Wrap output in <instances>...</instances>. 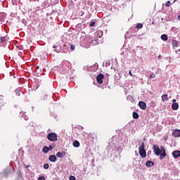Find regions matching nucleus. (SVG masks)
Returning <instances> with one entry per match:
<instances>
[{"label": "nucleus", "mask_w": 180, "mask_h": 180, "mask_svg": "<svg viewBox=\"0 0 180 180\" xmlns=\"http://www.w3.org/2000/svg\"><path fill=\"white\" fill-rule=\"evenodd\" d=\"M160 148L161 149H160V146H158V145H153V151L155 155H160V159L164 160L165 157H167V152H165L164 146H161Z\"/></svg>", "instance_id": "obj_1"}, {"label": "nucleus", "mask_w": 180, "mask_h": 180, "mask_svg": "<svg viewBox=\"0 0 180 180\" xmlns=\"http://www.w3.org/2000/svg\"><path fill=\"white\" fill-rule=\"evenodd\" d=\"M146 145H144V142H142L141 146L139 147V155H141L142 158L147 157V153L146 152V149H144Z\"/></svg>", "instance_id": "obj_2"}, {"label": "nucleus", "mask_w": 180, "mask_h": 180, "mask_svg": "<svg viewBox=\"0 0 180 180\" xmlns=\"http://www.w3.org/2000/svg\"><path fill=\"white\" fill-rule=\"evenodd\" d=\"M47 139L49 141H57V134L51 132L47 135Z\"/></svg>", "instance_id": "obj_3"}, {"label": "nucleus", "mask_w": 180, "mask_h": 180, "mask_svg": "<svg viewBox=\"0 0 180 180\" xmlns=\"http://www.w3.org/2000/svg\"><path fill=\"white\" fill-rule=\"evenodd\" d=\"M105 78V75L103 74H98L96 77V81L98 84H103V79Z\"/></svg>", "instance_id": "obj_4"}, {"label": "nucleus", "mask_w": 180, "mask_h": 180, "mask_svg": "<svg viewBox=\"0 0 180 180\" xmlns=\"http://www.w3.org/2000/svg\"><path fill=\"white\" fill-rule=\"evenodd\" d=\"M139 106L142 109V110H146L147 109V104L144 101H139Z\"/></svg>", "instance_id": "obj_5"}, {"label": "nucleus", "mask_w": 180, "mask_h": 180, "mask_svg": "<svg viewBox=\"0 0 180 180\" xmlns=\"http://www.w3.org/2000/svg\"><path fill=\"white\" fill-rule=\"evenodd\" d=\"M49 161H51V162H56V161H57V156L54 155H49Z\"/></svg>", "instance_id": "obj_6"}, {"label": "nucleus", "mask_w": 180, "mask_h": 180, "mask_svg": "<svg viewBox=\"0 0 180 180\" xmlns=\"http://www.w3.org/2000/svg\"><path fill=\"white\" fill-rule=\"evenodd\" d=\"M172 136H174V137H180V130L175 129L174 131H173Z\"/></svg>", "instance_id": "obj_7"}, {"label": "nucleus", "mask_w": 180, "mask_h": 180, "mask_svg": "<svg viewBox=\"0 0 180 180\" xmlns=\"http://www.w3.org/2000/svg\"><path fill=\"white\" fill-rule=\"evenodd\" d=\"M172 156L174 157V158H179V157H180V151L179 150H174L172 153Z\"/></svg>", "instance_id": "obj_8"}, {"label": "nucleus", "mask_w": 180, "mask_h": 180, "mask_svg": "<svg viewBox=\"0 0 180 180\" xmlns=\"http://www.w3.org/2000/svg\"><path fill=\"white\" fill-rule=\"evenodd\" d=\"M65 156V152H58L56 153V157H58V158H63Z\"/></svg>", "instance_id": "obj_9"}, {"label": "nucleus", "mask_w": 180, "mask_h": 180, "mask_svg": "<svg viewBox=\"0 0 180 180\" xmlns=\"http://www.w3.org/2000/svg\"><path fill=\"white\" fill-rule=\"evenodd\" d=\"M179 108V105H178V103H173L172 105V108L173 110H178Z\"/></svg>", "instance_id": "obj_10"}, {"label": "nucleus", "mask_w": 180, "mask_h": 180, "mask_svg": "<svg viewBox=\"0 0 180 180\" xmlns=\"http://www.w3.org/2000/svg\"><path fill=\"white\" fill-rule=\"evenodd\" d=\"M146 167H154V162L153 161H147L146 163Z\"/></svg>", "instance_id": "obj_11"}, {"label": "nucleus", "mask_w": 180, "mask_h": 180, "mask_svg": "<svg viewBox=\"0 0 180 180\" xmlns=\"http://www.w3.org/2000/svg\"><path fill=\"white\" fill-rule=\"evenodd\" d=\"M172 46L173 47H178L179 46V43H178V41L175 40V39H173L172 41Z\"/></svg>", "instance_id": "obj_12"}, {"label": "nucleus", "mask_w": 180, "mask_h": 180, "mask_svg": "<svg viewBox=\"0 0 180 180\" xmlns=\"http://www.w3.org/2000/svg\"><path fill=\"white\" fill-rule=\"evenodd\" d=\"M162 101L163 102H165V101H168V95L167 94H163L162 96Z\"/></svg>", "instance_id": "obj_13"}, {"label": "nucleus", "mask_w": 180, "mask_h": 180, "mask_svg": "<svg viewBox=\"0 0 180 180\" xmlns=\"http://www.w3.org/2000/svg\"><path fill=\"white\" fill-rule=\"evenodd\" d=\"M161 39L162 40H163L164 41H167V40H168V36L165 34H162L161 36Z\"/></svg>", "instance_id": "obj_14"}, {"label": "nucleus", "mask_w": 180, "mask_h": 180, "mask_svg": "<svg viewBox=\"0 0 180 180\" xmlns=\"http://www.w3.org/2000/svg\"><path fill=\"white\" fill-rule=\"evenodd\" d=\"M73 146H75V148L79 147V141H75L73 142Z\"/></svg>", "instance_id": "obj_15"}, {"label": "nucleus", "mask_w": 180, "mask_h": 180, "mask_svg": "<svg viewBox=\"0 0 180 180\" xmlns=\"http://www.w3.org/2000/svg\"><path fill=\"white\" fill-rule=\"evenodd\" d=\"M42 151L45 154H47V153H49V147H47V146L44 147L43 149H42Z\"/></svg>", "instance_id": "obj_16"}, {"label": "nucleus", "mask_w": 180, "mask_h": 180, "mask_svg": "<svg viewBox=\"0 0 180 180\" xmlns=\"http://www.w3.org/2000/svg\"><path fill=\"white\" fill-rule=\"evenodd\" d=\"M133 117L134 119H139V114L136 112H133Z\"/></svg>", "instance_id": "obj_17"}, {"label": "nucleus", "mask_w": 180, "mask_h": 180, "mask_svg": "<svg viewBox=\"0 0 180 180\" xmlns=\"http://www.w3.org/2000/svg\"><path fill=\"white\" fill-rule=\"evenodd\" d=\"M15 93L17 96H20V90L15 89Z\"/></svg>", "instance_id": "obj_18"}, {"label": "nucleus", "mask_w": 180, "mask_h": 180, "mask_svg": "<svg viewBox=\"0 0 180 180\" xmlns=\"http://www.w3.org/2000/svg\"><path fill=\"white\" fill-rule=\"evenodd\" d=\"M142 27H143V24H141V23H139L136 26V29H141Z\"/></svg>", "instance_id": "obj_19"}, {"label": "nucleus", "mask_w": 180, "mask_h": 180, "mask_svg": "<svg viewBox=\"0 0 180 180\" xmlns=\"http://www.w3.org/2000/svg\"><path fill=\"white\" fill-rule=\"evenodd\" d=\"M0 41H1V43H5V41H6V38L5 37H1Z\"/></svg>", "instance_id": "obj_20"}, {"label": "nucleus", "mask_w": 180, "mask_h": 180, "mask_svg": "<svg viewBox=\"0 0 180 180\" xmlns=\"http://www.w3.org/2000/svg\"><path fill=\"white\" fill-rule=\"evenodd\" d=\"M54 147H55L54 144H51V145H50V146L48 147V150H49V151H51V150H53V148H54Z\"/></svg>", "instance_id": "obj_21"}, {"label": "nucleus", "mask_w": 180, "mask_h": 180, "mask_svg": "<svg viewBox=\"0 0 180 180\" xmlns=\"http://www.w3.org/2000/svg\"><path fill=\"white\" fill-rule=\"evenodd\" d=\"M44 169H49V163L44 164Z\"/></svg>", "instance_id": "obj_22"}, {"label": "nucleus", "mask_w": 180, "mask_h": 180, "mask_svg": "<svg viewBox=\"0 0 180 180\" xmlns=\"http://www.w3.org/2000/svg\"><path fill=\"white\" fill-rule=\"evenodd\" d=\"M150 79H152V78H155V74L153 73L149 75Z\"/></svg>", "instance_id": "obj_23"}, {"label": "nucleus", "mask_w": 180, "mask_h": 180, "mask_svg": "<svg viewBox=\"0 0 180 180\" xmlns=\"http://www.w3.org/2000/svg\"><path fill=\"white\" fill-rule=\"evenodd\" d=\"M171 6V1H167L166 4H165V6L168 7V6Z\"/></svg>", "instance_id": "obj_24"}, {"label": "nucleus", "mask_w": 180, "mask_h": 180, "mask_svg": "<svg viewBox=\"0 0 180 180\" xmlns=\"http://www.w3.org/2000/svg\"><path fill=\"white\" fill-rule=\"evenodd\" d=\"M70 49H71V50H75V45L71 44V45H70Z\"/></svg>", "instance_id": "obj_25"}, {"label": "nucleus", "mask_w": 180, "mask_h": 180, "mask_svg": "<svg viewBox=\"0 0 180 180\" xmlns=\"http://www.w3.org/2000/svg\"><path fill=\"white\" fill-rule=\"evenodd\" d=\"M38 180H46V177L45 176H40L38 178Z\"/></svg>", "instance_id": "obj_26"}, {"label": "nucleus", "mask_w": 180, "mask_h": 180, "mask_svg": "<svg viewBox=\"0 0 180 180\" xmlns=\"http://www.w3.org/2000/svg\"><path fill=\"white\" fill-rule=\"evenodd\" d=\"M70 180H75L76 179H75V176H70Z\"/></svg>", "instance_id": "obj_27"}, {"label": "nucleus", "mask_w": 180, "mask_h": 180, "mask_svg": "<svg viewBox=\"0 0 180 180\" xmlns=\"http://www.w3.org/2000/svg\"><path fill=\"white\" fill-rule=\"evenodd\" d=\"M86 40H87L88 44H89V43H91V39H89V37L86 38Z\"/></svg>", "instance_id": "obj_28"}, {"label": "nucleus", "mask_w": 180, "mask_h": 180, "mask_svg": "<svg viewBox=\"0 0 180 180\" xmlns=\"http://www.w3.org/2000/svg\"><path fill=\"white\" fill-rule=\"evenodd\" d=\"M90 26H95V22H91V23H90Z\"/></svg>", "instance_id": "obj_29"}, {"label": "nucleus", "mask_w": 180, "mask_h": 180, "mask_svg": "<svg viewBox=\"0 0 180 180\" xmlns=\"http://www.w3.org/2000/svg\"><path fill=\"white\" fill-rule=\"evenodd\" d=\"M79 15H80V16H84V11H80Z\"/></svg>", "instance_id": "obj_30"}, {"label": "nucleus", "mask_w": 180, "mask_h": 180, "mask_svg": "<svg viewBox=\"0 0 180 180\" xmlns=\"http://www.w3.org/2000/svg\"><path fill=\"white\" fill-rule=\"evenodd\" d=\"M129 74L130 77H133V73H131V70H130V71L129 72Z\"/></svg>", "instance_id": "obj_31"}, {"label": "nucleus", "mask_w": 180, "mask_h": 180, "mask_svg": "<svg viewBox=\"0 0 180 180\" xmlns=\"http://www.w3.org/2000/svg\"><path fill=\"white\" fill-rule=\"evenodd\" d=\"M172 102H173V103H176V99L174 98V99L172 100Z\"/></svg>", "instance_id": "obj_32"}, {"label": "nucleus", "mask_w": 180, "mask_h": 180, "mask_svg": "<svg viewBox=\"0 0 180 180\" xmlns=\"http://www.w3.org/2000/svg\"><path fill=\"white\" fill-rule=\"evenodd\" d=\"M98 33H101V34H102V32H101V31L97 32L96 34H98Z\"/></svg>", "instance_id": "obj_33"}, {"label": "nucleus", "mask_w": 180, "mask_h": 180, "mask_svg": "<svg viewBox=\"0 0 180 180\" xmlns=\"http://www.w3.org/2000/svg\"><path fill=\"white\" fill-rule=\"evenodd\" d=\"M36 68L37 70H39L40 68V66H37Z\"/></svg>", "instance_id": "obj_34"}, {"label": "nucleus", "mask_w": 180, "mask_h": 180, "mask_svg": "<svg viewBox=\"0 0 180 180\" xmlns=\"http://www.w3.org/2000/svg\"><path fill=\"white\" fill-rule=\"evenodd\" d=\"M56 45H53V49H56Z\"/></svg>", "instance_id": "obj_35"}, {"label": "nucleus", "mask_w": 180, "mask_h": 180, "mask_svg": "<svg viewBox=\"0 0 180 180\" xmlns=\"http://www.w3.org/2000/svg\"><path fill=\"white\" fill-rule=\"evenodd\" d=\"M160 59H161V56H158V60H160Z\"/></svg>", "instance_id": "obj_36"}, {"label": "nucleus", "mask_w": 180, "mask_h": 180, "mask_svg": "<svg viewBox=\"0 0 180 180\" xmlns=\"http://www.w3.org/2000/svg\"><path fill=\"white\" fill-rule=\"evenodd\" d=\"M178 19L179 20H180V15L178 16Z\"/></svg>", "instance_id": "obj_37"}, {"label": "nucleus", "mask_w": 180, "mask_h": 180, "mask_svg": "<svg viewBox=\"0 0 180 180\" xmlns=\"http://www.w3.org/2000/svg\"><path fill=\"white\" fill-rule=\"evenodd\" d=\"M29 167V165L26 166L25 168H27Z\"/></svg>", "instance_id": "obj_38"}]
</instances>
